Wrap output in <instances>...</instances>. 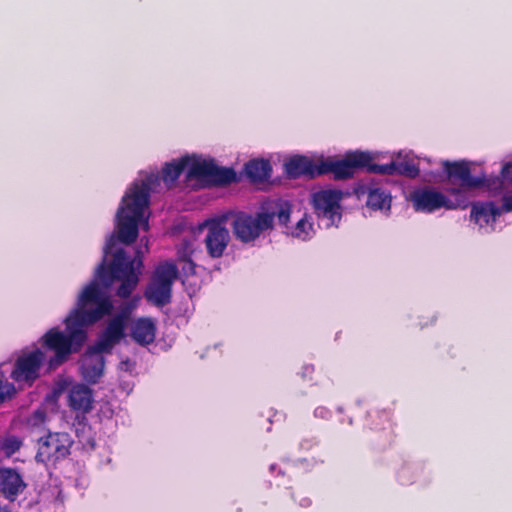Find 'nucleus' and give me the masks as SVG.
<instances>
[{"label":"nucleus","instance_id":"28","mask_svg":"<svg viewBox=\"0 0 512 512\" xmlns=\"http://www.w3.org/2000/svg\"><path fill=\"white\" fill-rule=\"evenodd\" d=\"M267 213H273L274 218L277 217L279 224L287 226L290 220V207L288 205L281 206L278 211H266Z\"/></svg>","mask_w":512,"mask_h":512},{"label":"nucleus","instance_id":"24","mask_svg":"<svg viewBox=\"0 0 512 512\" xmlns=\"http://www.w3.org/2000/svg\"><path fill=\"white\" fill-rule=\"evenodd\" d=\"M369 162L367 165L363 166L362 169H365L369 173L380 174V175H395L394 173V161H391L388 164H376L373 162V156L369 153Z\"/></svg>","mask_w":512,"mask_h":512},{"label":"nucleus","instance_id":"33","mask_svg":"<svg viewBox=\"0 0 512 512\" xmlns=\"http://www.w3.org/2000/svg\"><path fill=\"white\" fill-rule=\"evenodd\" d=\"M315 372V367L312 364H306L301 369V377L303 379H312V374Z\"/></svg>","mask_w":512,"mask_h":512},{"label":"nucleus","instance_id":"3","mask_svg":"<svg viewBox=\"0 0 512 512\" xmlns=\"http://www.w3.org/2000/svg\"><path fill=\"white\" fill-rule=\"evenodd\" d=\"M157 174H148L144 179L135 180L126 191L116 214L118 240L130 245L139 235V224L150 204V193L160 184Z\"/></svg>","mask_w":512,"mask_h":512},{"label":"nucleus","instance_id":"26","mask_svg":"<svg viewBox=\"0 0 512 512\" xmlns=\"http://www.w3.org/2000/svg\"><path fill=\"white\" fill-rule=\"evenodd\" d=\"M378 418L382 424V427L380 429L381 430L380 437L383 438L382 445L383 446L390 445L393 440L391 424H390L389 420L387 419V417L384 415H378Z\"/></svg>","mask_w":512,"mask_h":512},{"label":"nucleus","instance_id":"18","mask_svg":"<svg viewBox=\"0 0 512 512\" xmlns=\"http://www.w3.org/2000/svg\"><path fill=\"white\" fill-rule=\"evenodd\" d=\"M501 214L502 209L492 201L476 202L472 204L470 217L482 227L490 222H495Z\"/></svg>","mask_w":512,"mask_h":512},{"label":"nucleus","instance_id":"21","mask_svg":"<svg viewBox=\"0 0 512 512\" xmlns=\"http://www.w3.org/2000/svg\"><path fill=\"white\" fill-rule=\"evenodd\" d=\"M11 377L16 382L32 379V351L24 353L16 362Z\"/></svg>","mask_w":512,"mask_h":512},{"label":"nucleus","instance_id":"36","mask_svg":"<svg viewBox=\"0 0 512 512\" xmlns=\"http://www.w3.org/2000/svg\"><path fill=\"white\" fill-rule=\"evenodd\" d=\"M311 504H312V501H311V499H310V498H308V497H303V498L299 501V505H300L301 507H304V508H307V507L311 506Z\"/></svg>","mask_w":512,"mask_h":512},{"label":"nucleus","instance_id":"16","mask_svg":"<svg viewBox=\"0 0 512 512\" xmlns=\"http://www.w3.org/2000/svg\"><path fill=\"white\" fill-rule=\"evenodd\" d=\"M93 401L92 390L84 384L74 385L69 390L68 404L74 411L82 413L90 412L93 408Z\"/></svg>","mask_w":512,"mask_h":512},{"label":"nucleus","instance_id":"5","mask_svg":"<svg viewBox=\"0 0 512 512\" xmlns=\"http://www.w3.org/2000/svg\"><path fill=\"white\" fill-rule=\"evenodd\" d=\"M273 226L274 214L263 211L256 213L255 216L238 212L231 222L235 238L245 244L255 241L264 231L272 229Z\"/></svg>","mask_w":512,"mask_h":512},{"label":"nucleus","instance_id":"40","mask_svg":"<svg viewBox=\"0 0 512 512\" xmlns=\"http://www.w3.org/2000/svg\"><path fill=\"white\" fill-rule=\"evenodd\" d=\"M144 228H145V229H147V228H148V220H147V219L144 221Z\"/></svg>","mask_w":512,"mask_h":512},{"label":"nucleus","instance_id":"10","mask_svg":"<svg viewBox=\"0 0 512 512\" xmlns=\"http://www.w3.org/2000/svg\"><path fill=\"white\" fill-rule=\"evenodd\" d=\"M206 235L204 244L207 254L213 258H221L230 243L231 237L224 219H209L204 223Z\"/></svg>","mask_w":512,"mask_h":512},{"label":"nucleus","instance_id":"37","mask_svg":"<svg viewBox=\"0 0 512 512\" xmlns=\"http://www.w3.org/2000/svg\"><path fill=\"white\" fill-rule=\"evenodd\" d=\"M269 470L271 473H274L276 470H278V474H281V475L284 474L280 469H278L276 464H271L269 467Z\"/></svg>","mask_w":512,"mask_h":512},{"label":"nucleus","instance_id":"39","mask_svg":"<svg viewBox=\"0 0 512 512\" xmlns=\"http://www.w3.org/2000/svg\"><path fill=\"white\" fill-rule=\"evenodd\" d=\"M0 512H10L6 507H0Z\"/></svg>","mask_w":512,"mask_h":512},{"label":"nucleus","instance_id":"9","mask_svg":"<svg viewBox=\"0 0 512 512\" xmlns=\"http://www.w3.org/2000/svg\"><path fill=\"white\" fill-rule=\"evenodd\" d=\"M71 445L72 440L68 433H49L39 438L35 459L46 465L54 464L69 455Z\"/></svg>","mask_w":512,"mask_h":512},{"label":"nucleus","instance_id":"23","mask_svg":"<svg viewBox=\"0 0 512 512\" xmlns=\"http://www.w3.org/2000/svg\"><path fill=\"white\" fill-rule=\"evenodd\" d=\"M395 175H402L409 178H416L419 173V167L412 160L394 161Z\"/></svg>","mask_w":512,"mask_h":512},{"label":"nucleus","instance_id":"30","mask_svg":"<svg viewBox=\"0 0 512 512\" xmlns=\"http://www.w3.org/2000/svg\"><path fill=\"white\" fill-rule=\"evenodd\" d=\"M43 359L44 353L40 349L34 347V373L36 372L37 369L40 368ZM36 377L37 376L34 374V379Z\"/></svg>","mask_w":512,"mask_h":512},{"label":"nucleus","instance_id":"1","mask_svg":"<svg viewBox=\"0 0 512 512\" xmlns=\"http://www.w3.org/2000/svg\"><path fill=\"white\" fill-rule=\"evenodd\" d=\"M114 237H110L104 247V257L95 270L94 279L79 292L74 308L64 319L65 330L58 327L49 329L42 337V346L54 352L48 360V370L52 371L66 363L72 354L79 353L88 339L87 328L111 315L114 306L110 297L103 291L115 282H120L115 294L127 299L138 286L143 269L142 252L136 251L131 258L124 249L115 251Z\"/></svg>","mask_w":512,"mask_h":512},{"label":"nucleus","instance_id":"29","mask_svg":"<svg viewBox=\"0 0 512 512\" xmlns=\"http://www.w3.org/2000/svg\"><path fill=\"white\" fill-rule=\"evenodd\" d=\"M320 441L316 437L303 438L299 443L300 449L309 451L314 447L318 446Z\"/></svg>","mask_w":512,"mask_h":512},{"label":"nucleus","instance_id":"25","mask_svg":"<svg viewBox=\"0 0 512 512\" xmlns=\"http://www.w3.org/2000/svg\"><path fill=\"white\" fill-rule=\"evenodd\" d=\"M21 446V440L15 436H8L0 443V448L6 456L13 455Z\"/></svg>","mask_w":512,"mask_h":512},{"label":"nucleus","instance_id":"15","mask_svg":"<svg viewBox=\"0 0 512 512\" xmlns=\"http://www.w3.org/2000/svg\"><path fill=\"white\" fill-rule=\"evenodd\" d=\"M25 487L26 484L15 469H0V492L6 499L14 501Z\"/></svg>","mask_w":512,"mask_h":512},{"label":"nucleus","instance_id":"32","mask_svg":"<svg viewBox=\"0 0 512 512\" xmlns=\"http://www.w3.org/2000/svg\"><path fill=\"white\" fill-rule=\"evenodd\" d=\"M502 212H512V192L506 194L502 198Z\"/></svg>","mask_w":512,"mask_h":512},{"label":"nucleus","instance_id":"14","mask_svg":"<svg viewBox=\"0 0 512 512\" xmlns=\"http://www.w3.org/2000/svg\"><path fill=\"white\" fill-rule=\"evenodd\" d=\"M318 169L319 164L304 155H295L285 162V172L292 179H296L301 176H307L310 179H314L321 176V173H318Z\"/></svg>","mask_w":512,"mask_h":512},{"label":"nucleus","instance_id":"20","mask_svg":"<svg viewBox=\"0 0 512 512\" xmlns=\"http://www.w3.org/2000/svg\"><path fill=\"white\" fill-rule=\"evenodd\" d=\"M244 171L252 183H261L270 178L272 167L269 160L252 159L245 164Z\"/></svg>","mask_w":512,"mask_h":512},{"label":"nucleus","instance_id":"2","mask_svg":"<svg viewBox=\"0 0 512 512\" xmlns=\"http://www.w3.org/2000/svg\"><path fill=\"white\" fill-rule=\"evenodd\" d=\"M443 169L451 185L447 192L455 196V202L433 188H419L410 194V201L415 211L432 213L441 208L466 209L469 205L467 193L485 185V176H472L467 161H445Z\"/></svg>","mask_w":512,"mask_h":512},{"label":"nucleus","instance_id":"6","mask_svg":"<svg viewBox=\"0 0 512 512\" xmlns=\"http://www.w3.org/2000/svg\"><path fill=\"white\" fill-rule=\"evenodd\" d=\"M369 160V152H348L341 160H321L318 173H321V176L331 173L335 180H346L352 178L357 169L367 165Z\"/></svg>","mask_w":512,"mask_h":512},{"label":"nucleus","instance_id":"38","mask_svg":"<svg viewBox=\"0 0 512 512\" xmlns=\"http://www.w3.org/2000/svg\"><path fill=\"white\" fill-rule=\"evenodd\" d=\"M43 417V412L36 410L34 411V419H40Z\"/></svg>","mask_w":512,"mask_h":512},{"label":"nucleus","instance_id":"7","mask_svg":"<svg viewBox=\"0 0 512 512\" xmlns=\"http://www.w3.org/2000/svg\"><path fill=\"white\" fill-rule=\"evenodd\" d=\"M187 178L204 180L214 186H227L237 181L233 168L219 167L212 160H193L187 172Z\"/></svg>","mask_w":512,"mask_h":512},{"label":"nucleus","instance_id":"13","mask_svg":"<svg viewBox=\"0 0 512 512\" xmlns=\"http://www.w3.org/2000/svg\"><path fill=\"white\" fill-rule=\"evenodd\" d=\"M104 352H98L93 349V345L89 346L81 360V372L83 378L91 383L96 384L102 377L105 366Z\"/></svg>","mask_w":512,"mask_h":512},{"label":"nucleus","instance_id":"34","mask_svg":"<svg viewBox=\"0 0 512 512\" xmlns=\"http://www.w3.org/2000/svg\"><path fill=\"white\" fill-rule=\"evenodd\" d=\"M315 417H319L322 419H328L331 417V411L327 409L326 407L319 406L314 410Z\"/></svg>","mask_w":512,"mask_h":512},{"label":"nucleus","instance_id":"17","mask_svg":"<svg viewBox=\"0 0 512 512\" xmlns=\"http://www.w3.org/2000/svg\"><path fill=\"white\" fill-rule=\"evenodd\" d=\"M130 335L137 344L147 346L155 340L156 325L151 318H139L133 323Z\"/></svg>","mask_w":512,"mask_h":512},{"label":"nucleus","instance_id":"11","mask_svg":"<svg viewBox=\"0 0 512 512\" xmlns=\"http://www.w3.org/2000/svg\"><path fill=\"white\" fill-rule=\"evenodd\" d=\"M341 196L339 192L324 190L314 194L313 205L318 219L325 222L326 227H331L342 218Z\"/></svg>","mask_w":512,"mask_h":512},{"label":"nucleus","instance_id":"8","mask_svg":"<svg viewBox=\"0 0 512 512\" xmlns=\"http://www.w3.org/2000/svg\"><path fill=\"white\" fill-rule=\"evenodd\" d=\"M132 309V304H126L121 308L119 313L109 320L107 326L93 345L94 350L98 352L111 353L114 346L125 336V329Z\"/></svg>","mask_w":512,"mask_h":512},{"label":"nucleus","instance_id":"22","mask_svg":"<svg viewBox=\"0 0 512 512\" xmlns=\"http://www.w3.org/2000/svg\"><path fill=\"white\" fill-rule=\"evenodd\" d=\"M193 251V243L190 240H183L177 250L179 260L186 264L183 269H187L185 272L190 274L195 273V264L191 259Z\"/></svg>","mask_w":512,"mask_h":512},{"label":"nucleus","instance_id":"12","mask_svg":"<svg viewBox=\"0 0 512 512\" xmlns=\"http://www.w3.org/2000/svg\"><path fill=\"white\" fill-rule=\"evenodd\" d=\"M359 200L366 199V206L373 211L389 212L391 209V195L385 189L372 185L360 184L354 188Z\"/></svg>","mask_w":512,"mask_h":512},{"label":"nucleus","instance_id":"31","mask_svg":"<svg viewBox=\"0 0 512 512\" xmlns=\"http://www.w3.org/2000/svg\"><path fill=\"white\" fill-rule=\"evenodd\" d=\"M501 176L505 181L512 182V162H507L502 166Z\"/></svg>","mask_w":512,"mask_h":512},{"label":"nucleus","instance_id":"19","mask_svg":"<svg viewBox=\"0 0 512 512\" xmlns=\"http://www.w3.org/2000/svg\"><path fill=\"white\" fill-rule=\"evenodd\" d=\"M193 160L194 159H191L189 156H184L172 162L165 163L161 171V179L167 187H172L186 168L187 171L189 170V166Z\"/></svg>","mask_w":512,"mask_h":512},{"label":"nucleus","instance_id":"27","mask_svg":"<svg viewBox=\"0 0 512 512\" xmlns=\"http://www.w3.org/2000/svg\"><path fill=\"white\" fill-rule=\"evenodd\" d=\"M15 393V387L9 383L4 375L0 373V403H3L7 398H10Z\"/></svg>","mask_w":512,"mask_h":512},{"label":"nucleus","instance_id":"35","mask_svg":"<svg viewBox=\"0 0 512 512\" xmlns=\"http://www.w3.org/2000/svg\"><path fill=\"white\" fill-rule=\"evenodd\" d=\"M306 227H310L309 223H307V221H305L304 219L299 220L296 225V235L302 236L303 234H305Z\"/></svg>","mask_w":512,"mask_h":512},{"label":"nucleus","instance_id":"4","mask_svg":"<svg viewBox=\"0 0 512 512\" xmlns=\"http://www.w3.org/2000/svg\"><path fill=\"white\" fill-rule=\"evenodd\" d=\"M178 268L173 262L160 263L154 270L145 289L147 301L157 307L168 305L172 299V286L178 278Z\"/></svg>","mask_w":512,"mask_h":512}]
</instances>
